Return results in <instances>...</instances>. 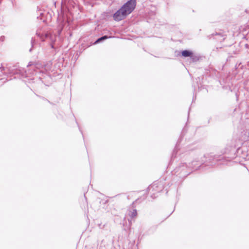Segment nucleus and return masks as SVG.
<instances>
[{"mask_svg": "<svg viewBox=\"0 0 249 249\" xmlns=\"http://www.w3.org/2000/svg\"><path fill=\"white\" fill-rule=\"evenodd\" d=\"M45 37H47V35H45Z\"/></svg>", "mask_w": 249, "mask_h": 249, "instance_id": "nucleus-12", "label": "nucleus"}, {"mask_svg": "<svg viewBox=\"0 0 249 249\" xmlns=\"http://www.w3.org/2000/svg\"><path fill=\"white\" fill-rule=\"evenodd\" d=\"M34 42H35V39L32 38V41H31V43H32V45H33V43Z\"/></svg>", "mask_w": 249, "mask_h": 249, "instance_id": "nucleus-10", "label": "nucleus"}, {"mask_svg": "<svg viewBox=\"0 0 249 249\" xmlns=\"http://www.w3.org/2000/svg\"><path fill=\"white\" fill-rule=\"evenodd\" d=\"M5 39V36H0V43L3 42L4 41Z\"/></svg>", "mask_w": 249, "mask_h": 249, "instance_id": "nucleus-7", "label": "nucleus"}, {"mask_svg": "<svg viewBox=\"0 0 249 249\" xmlns=\"http://www.w3.org/2000/svg\"><path fill=\"white\" fill-rule=\"evenodd\" d=\"M193 60V61H196L197 60H198V58L197 56H195L193 54V57H190Z\"/></svg>", "mask_w": 249, "mask_h": 249, "instance_id": "nucleus-8", "label": "nucleus"}, {"mask_svg": "<svg viewBox=\"0 0 249 249\" xmlns=\"http://www.w3.org/2000/svg\"><path fill=\"white\" fill-rule=\"evenodd\" d=\"M130 216L132 218L135 217L137 216V213L136 210L134 209L129 214Z\"/></svg>", "mask_w": 249, "mask_h": 249, "instance_id": "nucleus-6", "label": "nucleus"}, {"mask_svg": "<svg viewBox=\"0 0 249 249\" xmlns=\"http://www.w3.org/2000/svg\"><path fill=\"white\" fill-rule=\"evenodd\" d=\"M111 36H102L101 37L98 38L94 43V44H96L99 43L103 40L107 39V38H110Z\"/></svg>", "mask_w": 249, "mask_h": 249, "instance_id": "nucleus-5", "label": "nucleus"}, {"mask_svg": "<svg viewBox=\"0 0 249 249\" xmlns=\"http://www.w3.org/2000/svg\"><path fill=\"white\" fill-rule=\"evenodd\" d=\"M163 188L162 184L160 182H154L148 187V190L152 192H160Z\"/></svg>", "mask_w": 249, "mask_h": 249, "instance_id": "nucleus-2", "label": "nucleus"}, {"mask_svg": "<svg viewBox=\"0 0 249 249\" xmlns=\"http://www.w3.org/2000/svg\"><path fill=\"white\" fill-rule=\"evenodd\" d=\"M27 66H33L34 68L39 69L41 65L37 63L30 62Z\"/></svg>", "mask_w": 249, "mask_h": 249, "instance_id": "nucleus-4", "label": "nucleus"}, {"mask_svg": "<svg viewBox=\"0 0 249 249\" xmlns=\"http://www.w3.org/2000/svg\"><path fill=\"white\" fill-rule=\"evenodd\" d=\"M36 35L40 37V38L42 39V41H44V39L42 38V36L41 34L38 33V32H36Z\"/></svg>", "mask_w": 249, "mask_h": 249, "instance_id": "nucleus-9", "label": "nucleus"}, {"mask_svg": "<svg viewBox=\"0 0 249 249\" xmlns=\"http://www.w3.org/2000/svg\"><path fill=\"white\" fill-rule=\"evenodd\" d=\"M181 54L184 57H193V53L192 52L188 51V50H184L181 53Z\"/></svg>", "mask_w": 249, "mask_h": 249, "instance_id": "nucleus-3", "label": "nucleus"}, {"mask_svg": "<svg viewBox=\"0 0 249 249\" xmlns=\"http://www.w3.org/2000/svg\"><path fill=\"white\" fill-rule=\"evenodd\" d=\"M151 197H153V198H155V197H156V196H151Z\"/></svg>", "mask_w": 249, "mask_h": 249, "instance_id": "nucleus-11", "label": "nucleus"}, {"mask_svg": "<svg viewBox=\"0 0 249 249\" xmlns=\"http://www.w3.org/2000/svg\"><path fill=\"white\" fill-rule=\"evenodd\" d=\"M136 5V0H128L114 14L113 19L117 21L124 19L134 10Z\"/></svg>", "mask_w": 249, "mask_h": 249, "instance_id": "nucleus-1", "label": "nucleus"}]
</instances>
